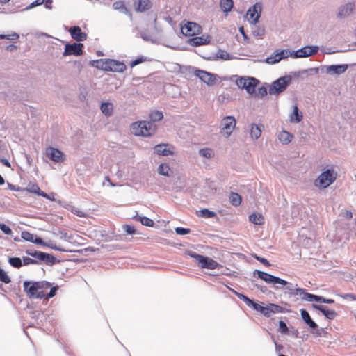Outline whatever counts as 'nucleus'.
I'll return each instance as SVG.
<instances>
[{
	"label": "nucleus",
	"instance_id": "f257e3e1",
	"mask_svg": "<svg viewBox=\"0 0 356 356\" xmlns=\"http://www.w3.org/2000/svg\"><path fill=\"white\" fill-rule=\"evenodd\" d=\"M51 286V283L47 281H24L23 283L24 291L31 299H43L44 291Z\"/></svg>",
	"mask_w": 356,
	"mask_h": 356
},
{
	"label": "nucleus",
	"instance_id": "f03ea898",
	"mask_svg": "<svg viewBox=\"0 0 356 356\" xmlns=\"http://www.w3.org/2000/svg\"><path fill=\"white\" fill-rule=\"evenodd\" d=\"M230 80L236 83L240 89H244L250 95L255 93L256 87L259 83V81L251 76L244 77L238 75H233Z\"/></svg>",
	"mask_w": 356,
	"mask_h": 356
},
{
	"label": "nucleus",
	"instance_id": "7ed1b4c3",
	"mask_svg": "<svg viewBox=\"0 0 356 356\" xmlns=\"http://www.w3.org/2000/svg\"><path fill=\"white\" fill-rule=\"evenodd\" d=\"M156 130V125L149 121L136 122L131 126V133L137 136H151L155 134Z\"/></svg>",
	"mask_w": 356,
	"mask_h": 356
},
{
	"label": "nucleus",
	"instance_id": "20e7f679",
	"mask_svg": "<svg viewBox=\"0 0 356 356\" xmlns=\"http://www.w3.org/2000/svg\"><path fill=\"white\" fill-rule=\"evenodd\" d=\"M337 174L333 168H328L322 172L314 181L315 186L319 188H326L337 179Z\"/></svg>",
	"mask_w": 356,
	"mask_h": 356
},
{
	"label": "nucleus",
	"instance_id": "39448f33",
	"mask_svg": "<svg viewBox=\"0 0 356 356\" xmlns=\"http://www.w3.org/2000/svg\"><path fill=\"white\" fill-rule=\"evenodd\" d=\"M188 254L191 258L195 259L201 268L214 270L220 266V264L213 259L202 254H199L195 252L188 251Z\"/></svg>",
	"mask_w": 356,
	"mask_h": 356
},
{
	"label": "nucleus",
	"instance_id": "423d86ee",
	"mask_svg": "<svg viewBox=\"0 0 356 356\" xmlns=\"http://www.w3.org/2000/svg\"><path fill=\"white\" fill-rule=\"evenodd\" d=\"M291 81V77L289 75L281 76L268 86L270 95H279L284 92Z\"/></svg>",
	"mask_w": 356,
	"mask_h": 356
},
{
	"label": "nucleus",
	"instance_id": "0eeeda50",
	"mask_svg": "<svg viewBox=\"0 0 356 356\" xmlns=\"http://www.w3.org/2000/svg\"><path fill=\"white\" fill-rule=\"evenodd\" d=\"M252 309L266 317H270L272 314L283 313L284 310L282 307L278 305L270 303L266 306H262L258 302H255Z\"/></svg>",
	"mask_w": 356,
	"mask_h": 356
},
{
	"label": "nucleus",
	"instance_id": "6e6552de",
	"mask_svg": "<svg viewBox=\"0 0 356 356\" xmlns=\"http://www.w3.org/2000/svg\"><path fill=\"white\" fill-rule=\"evenodd\" d=\"M181 25V33L185 36H194L202 33V26L196 22L184 21Z\"/></svg>",
	"mask_w": 356,
	"mask_h": 356
},
{
	"label": "nucleus",
	"instance_id": "1a4fd4ad",
	"mask_svg": "<svg viewBox=\"0 0 356 356\" xmlns=\"http://www.w3.org/2000/svg\"><path fill=\"white\" fill-rule=\"evenodd\" d=\"M300 313L304 323L307 324L311 329V332L317 336H320L321 330L319 329L318 325L311 318L309 312L305 309H300Z\"/></svg>",
	"mask_w": 356,
	"mask_h": 356
},
{
	"label": "nucleus",
	"instance_id": "9d476101",
	"mask_svg": "<svg viewBox=\"0 0 356 356\" xmlns=\"http://www.w3.org/2000/svg\"><path fill=\"white\" fill-rule=\"evenodd\" d=\"M83 44L81 42H74L72 44L67 43L65 45L63 56H67L70 55L81 56L83 54Z\"/></svg>",
	"mask_w": 356,
	"mask_h": 356
},
{
	"label": "nucleus",
	"instance_id": "9b49d317",
	"mask_svg": "<svg viewBox=\"0 0 356 356\" xmlns=\"http://www.w3.org/2000/svg\"><path fill=\"white\" fill-rule=\"evenodd\" d=\"M318 49V46H305L296 51H293V58H307L317 54Z\"/></svg>",
	"mask_w": 356,
	"mask_h": 356
},
{
	"label": "nucleus",
	"instance_id": "f8f14e48",
	"mask_svg": "<svg viewBox=\"0 0 356 356\" xmlns=\"http://www.w3.org/2000/svg\"><path fill=\"white\" fill-rule=\"evenodd\" d=\"M355 10V5L353 2H348L341 5L339 8L337 13V17L339 19H343L350 17Z\"/></svg>",
	"mask_w": 356,
	"mask_h": 356
},
{
	"label": "nucleus",
	"instance_id": "ddd939ff",
	"mask_svg": "<svg viewBox=\"0 0 356 356\" xmlns=\"http://www.w3.org/2000/svg\"><path fill=\"white\" fill-rule=\"evenodd\" d=\"M221 130L225 131L227 137L229 136L236 127V120L233 116L225 117L220 124Z\"/></svg>",
	"mask_w": 356,
	"mask_h": 356
},
{
	"label": "nucleus",
	"instance_id": "4468645a",
	"mask_svg": "<svg viewBox=\"0 0 356 356\" xmlns=\"http://www.w3.org/2000/svg\"><path fill=\"white\" fill-rule=\"evenodd\" d=\"M194 73L197 77L209 86H211L216 82V77L214 74L199 69H195Z\"/></svg>",
	"mask_w": 356,
	"mask_h": 356
},
{
	"label": "nucleus",
	"instance_id": "2eb2a0df",
	"mask_svg": "<svg viewBox=\"0 0 356 356\" xmlns=\"http://www.w3.org/2000/svg\"><path fill=\"white\" fill-rule=\"evenodd\" d=\"M261 6L259 3H257L250 7L247 12V17L248 21L251 24H257L259 19L261 16Z\"/></svg>",
	"mask_w": 356,
	"mask_h": 356
},
{
	"label": "nucleus",
	"instance_id": "dca6fc26",
	"mask_svg": "<svg viewBox=\"0 0 356 356\" xmlns=\"http://www.w3.org/2000/svg\"><path fill=\"white\" fill-rule=\"evenodd\" d=\"M33 258L36 259L38 261H40L50 266L54 265L57 262V259L54 255L38 250L34 253Z\"/></svg>",
	"mask_w": 356,
	"mask_h": 356
},
{
	"label": "nucleus",
	"instance_id": "f3484780",
	"mask_svg": "<svg viewBox=\"0 0 356 356\" xmlns=\"http://www.w3.org/2000/svg\"><path fill=\"white\" fill-rule=\"evenodd\" d=\"M47 156L55 163H61L65 160V154L58 149L50 147L47 149Z\"/></svg>",
	"mask_w": 356,
	"mask_h": 356
},
{
	"label": "nucleus",
	"instance_id": "a211bd4d",
	"mask_svg": "<svg viewBox=\"0 0 356 356\" xmlns=\"http://www.w3.org/2000/svg\"><path fill=\"white\" fill-rule=\"evenodd\" d=\"M126 70V65L123 62L114 59H107L106 71L115 72H123Z\"/></svg>",
	"mask_w": 356,
	"mask_h": 356
},
{
	"label": "nucleus",
	"instance_id": "6ab92c4d",
	"mask_svg": "<svg viewBox=\"0 0 356 356\" xmlns=\"http://www.w3.org/2000/svg\"><path fill=\"white\" fill-rule=\"evenodd\" d=\"M69 33L71 37L78 42L87 39V34L83 32L79 26H72L69 30Z\"/></svg>",
	"mask_w": 356,
	"mask_h": 356
},
{
	"label": "nucleus",
	"instance_id": "aec40b11",
	"mask_svg": "<svg viewBox=\"0 0 356 356\" xmlns=\"http://www.w3.org/2000/svg\"><path fill=\"white\" fill-rule=\"evenodd\" d=\"M154 152L158 155L170 156L173 154V147L168 143L156 145L154 147Z\"/></svg>",
	"mask_w": 356,
	"mask_h": 356
},
{
	"label": "nucleus",
	"instance_id": "412c9836",
	"mask_svg": "<svg viewBox=\"0 0 356 356\" xmlns=\"http://www.w3.org/2000/svg\"><path fill=\"white\" fill-rule=\"evenodd\" d=\"M312 307L316 310L320 311L328 320H333L337 316V313L334 310L330 309L325 306L313 304Z\"/></svg>",
	"mask_w": 356,
	"mask_h": 356
},
{
	"label": "nucleus",
	"instance_id": "4be33fe9",
	"mask_svg": "<svg viewBox=\"0 0 356 356\" xmlns=\"http://www.w3.org/2000/svg\"><path fill=\"white\" fill-rule=\"evenodd\" d=\"M253 277H258L264 281L267 284H273L275 281L276 276L269 274L268 273L261 271L260 270H254L253 271Z\"/></svg>",
	"mask_w": 356,
	"mask_h": 356
},
{
	"label": "nucleus",
	"instance_id": "5701e85b",
	"mask_svg": "<svg viewBox=\"0 0 356 356\" xmlns=\"http://www.w3.org/2000/svg\"><path fill=\"white\" fill-rule=\"evenodd\" d=\"M348 64L330 65L325 66L326 73L332 72L334 74L340 75L344 73L348 68Z\"/></svg>",
	"mask_w": 356,
	"mask_h": 356
},
{
	"label": "nucleus",
	"instance_id": "b1692460",
	"mask_svg": "<svg viewBox=\"0 0 356 356\" xmlns=\"http://www.w3.org/2000/svg\"><path fill=\"white\" fill-rule=\"evenodd\" d=\"M204 58L207 60H218L219 59L229 60L232 58V56L225 50L219 49L215 54L204 57Z\"/></svg>",
	"mask_w": 356,
	"mask_h": 356
},
{
	"label": "nucleus",
	"instance_id": "393cba45",
	"mask_svg": "<svg viewBox=\"0 0 356 356\" xmlns=\"http://www.w3.org/2000/svg\"><path fill=\"white\" fill-rule=\"evenodd\" d=\"M210 42V37L209 35L204 37L202 36H195L191 38H189L187 41V43L193 47H198L201 45L207 44Z\"/></svg>",
	"mask_w": 356,
	"mask_h": 356
},
{
	"label": "nucleus",
	"instance_id": "a878e982",
	"mask_svg": "<svg viewBox=\"0 0 356 356\" xmlns=\"http://www.w3.org/2000/svg\"><path fill=\"white\" fill-rule=\"evenodd\" d=\"M136 12L143 13L152 8L150 0H137L134 3Z\"/></svg>",
	"mask_w": 356,
	"mask_h": 356
},
{
	"label": "nucleus",
	"instance_id": "bb28decb",
	"mask_svg": "<svg viewBox=\"0 0 356 356\" xmlns=\"http://www.w3.org/2000/svg\"><path fill=\"white\" fill-rule=\"evenodd\" d=\"M262 125L251 124L250 127V134L252 139H258L261 134Z\"/></svg>",
	"mask_w": 356,
	"mask_h": 356
},
{
	"label": "nucleus",
	"instance_id": "cd10ccee",
	"mask_svg": "<svg viewBox=\"0 0 356 356\" xmlns=\"http://www.w3.org/2000/svg\"><path fill=\"white\" fill-rule=\"evenodd\" d=\"M113 8L115 10H119L120 13H124L130 17L132 15L129 10L126 7L123 1H118L113 3Z\"/></svg>",
	"mask_w": 356,
	"mask_h": 356
},
{
	"label": "nucleus",
	"instance_id": "c85d7f7f",
	"mask_svg": "<svg viewBox=\"0 0 356 356\" xmlns=\"http://www.w3.org/2000/svg\"><path fill=\"white\" fill-rule=\"evenodd\" d=\"M302 120V113L299 111L298 106H293V112L290 115V121L291 122L298 123Z\"/></svg>",
	"mask_w": 356,
	"mask_h": 356
},
{
	"label": "nucleus",
	"instance_id": "c756f323",
	"mask_svg": "<svg viewBox=\"0 0 356 356\" xmlns=\"http://www.w3.org/2000/svg\"><path fill=\"white\" fill-rule=\"evenodd\" d=\"M249 220L252 223L257 225H261L264 223V216L261 213L256 212L252 213L249 216Z\"/></svg>",
	"mask_w": 356,
	"mask_h": 356
},
{
	"label": "nucleus",
	"instance_id": "7c9ffc66",
	"mask_svg": "<svg viewBox=\"0 0 356 356\" xmlns=\"http://www.w3.org/2000/svg\"><path fill=\"white\" fill-rule=\"evenodd\" d=\"M101 111L107 117L112 115L113 111V106L110 102H103L100 106Z\"/></svg>",
	"mask_w": 356,
	"mask_h": 356
},
{
	"label": "nucleus",
	"instance_id": "2f4dec72",
	"mask_svg": "<svg viewBox=\"0 0 356 356\" xmlns=\"http://www.w3.org/2000/svg\"><path fill=\"white\" fill-rule=\"evenodd\" d=\"M134 219L139 221L143 225L147 227H152L154 224L152 219L143 216L136 215L134 216Z\"/></svg>",
	"mask_w": 356,
	"mask_h": 356
},
{
	"label": "nucleus",
	"instance_id": "473e14b6",
	"mask_svg": "<svg viewBox=\"0 0 356 356\" xmlns=\"http://www.w3.org/2000/svg\"><path fill=\"white\" fill-rule=\"evenodd\" d=\"M220 6L224 13H228L232 9L234 2L233 0H220Z\"/></svg>",
	"mask_w": 356,
	"mask_h": 356
},
{
	"label": "nucleus",
	"instance_id": "72a5a7b5",
	"mask_svg": "<svg viewBox=\"0 0 356 356\" xmlns=\"http://www.w3.org/2000/svg\"><path fill=\"white\" fill-rule=\"evenodd\" d=\"M234 293L241 300H243L244 302H245V304L251 307L252 309L253 308L254 304L256 302H254V300H252V299L249 298L248 296H246L245 295L243 294V293H241L239 292H237V291H234Z\"/></svg>",
	"mask_w": 356,
	"mask_h": 356
},
{
	"label": "nucleus",
	"instance_id": "f704fd0d",
	"mask_svg": "<svg viewBox=\"0 0 356 356\" xmlns=\"http://www.w3.org/2000/svg\"><path fill=\"white\" fill-rule=\"evenodd\" d=\"M234 293L241 300H243L244 302H245V304L251 307L252 309L253 308L254 304L256 302H254V300H252V299L249 298L248 296H246L245 295L243 294V293H241L239 292H237V291H234Z\"/></svg>",
	"mask_w": 356,
	"mask_h": 356
},
{
	"label": "nucleus",
	"instance_id": "c9c22d12",
	"mask_svg": "<svg viewBox=\"0 0 356 356\" xmlns=\"http://www.w3.org/2000/svg\"><path fill=\"white\" fill-rule=\"evenodd\" d=\"M234 293L241 300H243L244 302H245V304L251 307L252 309L253 308L254 304L256 302H254V300H252V299L249 298L248 296H246L245 295L243 294V293H241L239 292H237V291H234Z\"/></svg>",
	"mask_w": 356,
	"mask_h": 356
},
{
	"label": "nucleus",
	"instance_id": "e433bc0d",
	"mask_svg": "<svg viewBox=\"0 0 356 356\" xmlns=\"http://www.w3.org/2000/svg\"><path fill=\"white\" fill-rule=\"evenodd\" d=\"M229 202L234 207H237L241 203V197L237 193L232 192L229 196Z\"/></svg>",
	"mask_w": 356,
	"mask_h": 356
},
{
	"label": "nucleus",
	"instance_id": "4c0bfd02",
	"mask_svg": "<svg viewBox=\"0 0 356 356\" xmlns=\"http://www.w3.org/2000/svg\"><path fill=\"white\" fill-rule=\"evenodd\" d=\"M296 286H297V285H296ZM291 295H299L302 300L307 301L308 299V296H309V293H308L305 289L296 287L295 292H292Z\"/></svg>",
	"mask_w": 356,
	"mask_h": 356
},
{
	"label": "nucleus",
	"instance_id": "58836bf2",
	"mask_svg": "<svg viewBox=\"0 0 356 356\" xmlns=\"http://www.w3.org/2000/svg\"><path fill=\"white\" fill-rule=\"evenodd\" d=\"M163 118V114L161 111L155 110L150 113L149 119L153 124L156 122L161 120Z\"/></svg>",
	"mask_w": 356,
	"mask_h": 356
},
{
	"label": "nucleus",
	"instance_id": "ea45409f",
	"mask_svg": "<svg viewBox=\"0 0 356 356\" xmlns=\"http://www.w3.org/2000/svg\"><path fill=\"white\" fill-rule=\"evenodd\" d=\"M292 138L293 136L286 131H283L282 133L280 134L279 136V139L283 144L289 143L291 141Z\"/></svg>",
	"mask_w": 356,
	"mask_h": 356
},
{
	"label": "nucleus",
	"instance_id": "a19ab883",
	"mask_svg": "<svg viewBox=\"0 0 356 356\" xmlns=\"http://www.w3.org/2000/svg\"><path fill=\"white\" fill-rule=\"evenodd\" d=\"M9 264L15 268H19L23 265V259L22 260L19 257H14L8 259Z\"/></svg>",
	"mask_w": 356,
	"mask_h": 356
},
{
	"label": "nucleus",
	"instance_id": "79ce46f5",
	"mask_svg": "<svg viewBox=\"0 0 356 356\" xmlns=\"http://www.w3.org/2000/svg\"><path fill=\"white\" fill-rule=\"evenodd\" d=\"M91 64L92 66H94L98 69L106 71L107 59L106 60L99 59V60H93Z\"/></svg>",
	"mask_w": 356,
	"mask_h": 356
},
{
	"label": "nucleus",
	"instance_id": "37998d69",
	"mask_svg": "<svg viewBox=\"0 0 356 356\" xmlns=\"http://www.w3.org/2000/svg\"><path fill=\"white\" fill-rule=\"evenodd\" d=\"M252 33L254 36H262L265 33V29L264 27L257 26V24H252Z\"/></svg>",
	"mask_w": 356,
	"mask_h": 356
},
{
	"label": "nucleus",
	"instance_id": "c03bdc74",
	"mask_svg": "<svg viewBox=\"0 0 356 356\" xmlns=\"http://www.w3.org/2000/svg\"><path fill=\"white\" fill-rule=\"evenodd\" d=\"M199 216L204 218H211L216 216L214 211H210L208 209H201Z\"/></svg>",
	"mask_w": 356,
	"mask_h": 356
},
{
	"label": "nucleus",
	"instance_id": "a18cd8bd",
	"mask_svg": "<svg viewBox=\"0 0 356 356\" xmlns=\"http://www.w3.org/2000/svg\"><path fill=\"white\" fill-rule=\"evenodd\" d=\"M199 154L207 159H210L213 156V152L209 148H203L199 150Z\"/></svg>",
	"mask_w": 356,
	"mask_h": 356
},
{
	"label": "nucleus",
	"instance_id": "49530a36",
	"mask_svg": "<svg viewBox=\"0 0 356 356\" xmlns=\"http://www.w3.org/2000/svg\"><path fill=\"white\" fill-rule=\"evenodd\" d=\"M170 171V168L168 165L165 163H161L158 168V172L160 175L164 176H169V172Z\"/></svg>",
	"mask_w": 356,
	"mask_h": 356
},
{
	"label": "nucleus",
	"instance_id": "de8ad7c7",
	"mask_svg": "<svg viewBox=\"0 0 356 356\" xmlns=\"http://www.w3.org/2000/svg\"><path fill=\"white\" fill-rule=\"evenodd\" d=\"M267 87V83H265L264 85L259 88L257 92L255 93V96L257 97H264L266 96L268 94Z\"/></svg>",
	"mask_w": 356,
	"mask_h": 356
},
{
	"label": "nucleus",
	"instance_id": "09e8293b",
	"mask_svg": "<svg viewBox=\"0 0 356 356\" xmlns=\"http://www.w3.org/2000/svg\"><path fill=\"white\" fill-rule=\"evenodd\" d=\"M280 55L278 52L274 53L271 54L270 56L267 57L266 59V62L268 64H275L280 61V60H278Z\"/></svg>",
	"mask_w": 356,
	"mask_h": 356
},
{
	"label": "nucleus",
	"instance_id": "8fccbe9b",
	"mask_svg": "<svg viewBox=\"0 0 356 356\" xmlns=\"http://www.w3.org/2000/svg\"><path fill=\"white\" fill-rule=\"evenodd\" d=\"M278 53L280 55L278 60H280L284 58H287L289 56L293 57V51H291L289 49H282L280 51H279Z\"/></svg>",
	"mask_w": 356,
	"mask_h": 356
},
{
	"label": "nucleus",
	"instance_id": "3c124183",
	"mask_svg": "<svg viewBox=\"0 0 356 356\" xmlns=\"http://www.w3.org/2000/svg\"><path fill=\"white\" fill-rule=\"evenodd\" d=\"M19 38V34L15 32L12 33L11 34H0V40L6 39L8 40H16Z\"/></svg>",
	"mask_w": 356,
	"mask_h": 356
},
{
	"label": "nucleus",
	"instance_id": "603ef678",
	"mask_svg": "<svg viewBox=\"0 0 356 356\" xmlns=\"http://www.w3.org/2000/svg\"><path fill=\"white\" fill-rule=\"evenodd\" d=\"M0 281L5 284H9L11 282L7 273L1 268H0Z\"/></svg>",
	"mask_w": 356,
	"mask_h": 356
},
{
	"label": "nucleus",
	"instance_id": "864d4df0",
	"mask_svg": "<svg viewBox=\"0 0 356 356\" xmlns=\"http://www.w3.org/2000/svg\"><path fill=\"white\" fill-rule=\"evenodd\" d=\"M49 289H50L49 292L47 294L44 293V298L43 299L48 300L49 298L54 297L56 294L57 291L58 290V286H51Z\"/></svg>",
	"mask_w": 356,
	"mask_h": 356
},
{
	"label": "nucleus",
	"instance_id": "5fc2aeb1",
	"mask_svg": "<svg viewBox=\"0 0 356 356\" xmlns=\"http://www.w3.org/2000/svg\"><path fill=\"white\" fill-rule=\"evenodd\" d=\"M21 237L24 241L33 243V242L34 234H31V233H30V232H29L27 231H24V232H22L21 233Z\"/></svg>",
	"mask_w": 356,
	"mask_h": 356
},
{
	"label": "nucleus",
	"instance_id": "6e6d98bb",
	"mask_svg": "<svg viewBox=\"0 0 356 356\" xmlns=\"http://www.w3.org/2000/svg\"><path fill=\"white\" fill-rule=\"evenodd\" d=\"M27 191L31 193L37 194L38 195H40V193H41V192H43L42 191L40 190V187L36 184L29 185Z\"/></svg>",
	"mask_w": 356,
	"mask_h": 356
},
{
	"label": "nucleus",
	"instance_id": "4d7b16f0",
	"mask_svg": "<svg viewBox=\"0 0 356 356\" xmlns=\"http://www.w3.org/2000/svg\"><path fill=\"white\" fill-rule=\"evenodd\" d=\"M44 3V0H35L29 6H27L23 10H31L38 6L42 5Z\"/></svg>",
	"mask_w": 356,
	"mask_h": 356
},
{
	"label": "nucleus",
	"instance_id": "13d9d810",
	"mask_svg": "<svg viewBox=\"0 0 356 356\" xmlns=\"http://www.w3.org/2000/svg\"><path fill=\"white\" fill-rule=\"evenodd\" d=\"M139 35L144 41L153 42L152 36L146 31H140Z\"/></svg>",
	"mask_w": 356,
	"mask_h": 356
},
{
	"label": "nucleus",
	"instance_id": "bf43d9fd",
	"mask_svg": "<svg viewBox=\"0 0 356 356\" xmlns=\"http://www.w3.org/2000/svg\"><path fill=\"white\" fill-rule=\"evenodd\" d=\"M191 232V229L189 228L177 227L175 228V233L178 235H186Z\"/></svg>",
	"mask_w": 356,
	"mask_h": 356
},
{
	"label": "nucleus",
	"instance_id": "052dcab7",
	"mask_svg": "<svg viewBox=\"0 0 356 356\" xmlns=\"http://www.w3.org/2000/svg\"><path fill=\"white\" fill-rule=\"evenodd\" d=\"M278 330L282 334H287L289 332V328L283 321H280Z\"/></svg>",
	"mask_w": 356,
	"mask_h": 356
},
{
	"label": "nucleus",
	"instance_id": "680f3d73",
	"mask_svg": "<svg viewBox=\"0 0 356 356\" xmlns=\"http://www.w3.org/2000/svg\"><path fill=\"white\" fill-rule=\"evenodd\" d=\"M123 229L127 234H134L136 233V229L134 226L131 225H123Z\"/></svg>",
	"mask_w": 356,
	"mask_h": 356
},
{
	"label": "nucleus",
	"instance_id": "e2e57ef3",
	"mask_svg": "<svg viewBox=\"0 0 356 356\" xmlns=\"http://www.w3.org/2000/svg\"><path fill=\"white\" fill-rule=\"evenodd\" d=\"M39 264V262L36 259H32L30 257H23V265H24V266H28L30 264Z\"/></svg>",
	"mask_w": 356,
	"mask_h": 356
},
{
	"label": "nucleus",
	"instance_id": "0e129e2a",
	"mask_svg": "<svg viewBox=\"0 0 356 356\" xmlns=\"http://www.w3.org/2000/svg\"><path fill=\"white\" fill-rule=\"evenodd\" d=\"M0 230L6 235H11V229L4 223H0Z\"/></svg>",
	"mask_w": 356,
	"mask_h": 356
},
{
	"label": "nucleus",
	"instance_id": "69168bd1",
	"mask_svg": "<svg viewBox=\"0 0 356 356\" xmlns=\"http://www.w3.org/2000/svg\"><path fill=\"white\" fill-rule=\"evenodd\" d=\"M253 257L258 261L261 262L262 264L265 265L266 266H270V264L269 263V261L264 257L258 256L257 254H254Z\"/></svg>",
	"mask_w": 356,
	"mask_h": 356
},
{
	"label": "nucleus",
	"instance_id": "338daca9",
	"mask_svg": "<svg viewBox=\"0 0 356 356\" xmlns=\"http://www.w3.org/2000/svg\"><path fill=\"white\" fill-rule=\"evenodd\" d=\"M321 298V296L309 293V296H308V299L307 301H309V302L315 301L317 302H320Z\"/></svg>",
	"mask_w": 356,
	"mask_h": 356
},
{
	"label": "nucleus",
	"instance_id": "774afa93",
	"mask_svg": "<svg viewBox=\"0 0 356 356\" xmlns=\"http://www.w3.org/2000/svg\"><path fill=\"white\" fill-rule=\"evenodd\" d=\"M300 74H308L310 73L311 74H316L318 73V68L317 67H313V68H309L307 70H304L302 71L299 72Z\"/></svg>",
	"mask_w": 356,
	"mask_h": 356
}]
</instances>
